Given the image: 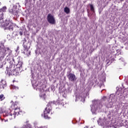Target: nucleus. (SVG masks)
I'll return each mask as SVG.
<instances>
[{
  "label": "nucleus",
  "instance_id": "1",
  "mask_svg": "<svg viewBox=\"0 0 128 128\" xmlns=\"http://www.w3.org/2000/svg\"><path fill=\"white\" fill-rule=\"evenodd\" d=\"M54 104V102H49L46 107L44 108V118L46 120H50V113L52 112V105Z\"/></svg>",
  "mask_w": 128,
  "mask_h": 128
},
{
  "label": "nucleus",
  "instance_id": "2",
  "mask_svg": "<svg viewBox=\"0 0 128 128\" xmlns=\"http://www.w3.org/2000/svg\"><path fill=\"white\" fill-rule=\"evenodd\" d=\"M23 42H24L22 46L24 48V52H22V54H26V56H30V50H29L30 46H28V43L24 44V42H26V39L24 38Z\"/></svg>",
  "mask_w": 128,
  "mask_h": 128
},
{
  "label": "nucleus",
  "instance_id": "3",
  "mask_svg": "<svg viewBox=\"0 0 128 128\" xmlns=\"http://www.w3.org/2000/svg\"><path fill=\"white\" fill-rule=\"evenodd\" d=\"M47 20L50 24H56V19L54 16L50 14H48L47 16Z\"/></svg>",
  "mask_w": 128,
  "mask_h": 128
},
{
  "label": "nucleus",
  "instance_id": "4",
  "mask_svg": "<svg viewBox=\"0 0 128 128\" xmlns=\"http://www.w3.org/2000/svg\"><path fill=\"white\" fill-rule=\"evenodd\" d=\"M9 12L13 16H18V8L16 6H13L12 8H9Z\"/></svg>",
  "mask_w": 128,
  "mask_h": 128
},
{
  "label": "nucleus",
  "instance_id": "5",
  "mask_svg": "<svg viewBox=\"0 0 128 128\" xmlns=\"http://www.w3.org/2000/svg\"><path fill=\"white\" fill-rule=\"evenodd\" d=\"M23 112L20 111V109H19V110H14V112L13 114L10 113V116H11L10 118H16V116H22L23 114Z\"/></svg>",
  "mask_w": 128,
  "mask_h": 128
},
{
  "label": "nucleus",
  "instance_id": "6",
  "mask_svg": "<svg viewBox=\"0 0 128 128\" xmlns=\"http://www.w3.org/2000/svg\"><path fill=\"white\" fill-rule=\"evenodd\" d=\"M10 104H12V108H13V110H20V104L18 102H14V101L12 100L10 102Z\"/></svg>",
  "mask_w": 128,
  "mask_h": 128
},
{
  "label": "nucleus",
  "instance_id": "7",
  "mask_svg": "<svg viewBox=\"0 0 128 128\" xmlns=\"http://www.w3.org/2000/svg\"><path fill=\"white\" fill-rule=\"evenodd\" d=\"M15 65L12 63L11 64V65L10 66V68H11L10 70H12L11 74L12 76H18V70L16 69H14V68Z\"/></svg>",
  "mask_w": 128,
  "mask_h": 128
},
{
  "label": "nucleus",
  "instance_id": "8",
  "mask_svg": "<svg viewBox=\"0 0 128 128\" xmlns=\"http://www.w3.org/2000/svg\"><path fill=\"white\" fill-rule=\"evenodd\" d=\"M67 78L69 82H74L76 80V76L72 73H69V74L67 75Z\"/></svg>",
  "mask_w": 128,
  "mask_h": 128
},
{
  "label": "nucleus",
  "instance_id": "9",
  "mask_svg": "<svg viewBox=\"0 0 128 128\" xmlns=\"http://www.w3.org/2000/svg\"><path fill=\"white\" fill-rule=\"evenodd\" d=\"M124 92H126V90H124L122 88H118L116 92V94L118 96L119 94H124Z\"/></svg>",
  "mask_w": 128,
  "mask_h": 128
},
{
  "label": "nucleus",
  "instance_id": "10",
  "mask_svg": "<svg viewBox=\"0 0 128 128\" xmlns=\"http://www.w3.org/2000/svg\"><path fill=\"white\" fill-rule=\"evenodd\" d=\"M10 114H12V112H8V111L6 110L3 113V116H8L9 120H14V118H12V116H10Z\"/></svg>",
  "mask_w": 128,
  "mask_h": 128
},
{
  "label": "nucleus",
  "instance_id": "11",
  "mask_svg": "<svg viewBox=\"0 0 128 128\" xmlns=\"http://www.w3.org/2000/svg\"><path fill=\"white\" fill-rule=\"evenodd\" d=\"M7 60H9L10 62H14V56H12L11 55H8L7 56Z\"/></svg>",
  "mask_w": 128,
  "mask_h": 128
},
{
  "label": "nucleus",
  "instance_id": "12",
  "mask_svg": "<svg viewBox=\"0 0 128 128\" xmlns=\"http://www.w3.org/2000/svg\"><path fill=\"white\" fill-rule=\"evenodd\" d=\"M12 22H10V20H5V22L4 23V26L5 27V30H6V28L7 26L10 24H12Z\"/></svg>",
  "mask_w": 128,
  "mask_h": 128
},
{
  "label": "nucleus",
  "instance_id": "13",
  "mask_svg": "<svg viewBox=\"0 0 128 128\" xmlns=\"http://www.w3.org/2000/svg\"><path fill=\"white\" fill-rule=\"evenodd\" d=\"M6 28H8V30H9L10 32H12V30H14V24H12V22L10 23L9 26L8 27H6Z\"/></svg>",
  "mask_w": 128,
  "mask_h": 128
},
{
  "label": "nucleus",
  "instance_id": "14",
  "mask_svg": "<svg viewBox=\"0 0 128 128\" xmlns=\"http://www.w3.org/2000/svg\"><path fill=\"white\" fill-rule=\"evenodd\" d=\"M6 54H8V56H10V54H12V50H10L8 47L6 48Z\"/></svg>",
  "mask_w": 128,
  "mask_h": 128
},
{
  "label": "nucleus",
  "instance_id": "15",
  "mask_svg": "<svg viewBox=\"0 0 128 128\" xmlns=\"http://www.w3.org/2000/svg\"><path fill=\"white\" fill-rule=\"evenodd\" d=\"M6 10V6H3L2 8H0V12L4 14Z\"/></svg>",
  "mask_w": 128,
  "mask_h": 128
},
{
  "label": "nucleus",
  "instance_id": "16",
  "mask_svg": "<svg viewBox=\"0 0 128 128\" xmlns=\"http://www.w3.org/2000/svg\"><path fill=\"white\" fill-rule=\"evenodd\" d=\"M64 12L66 14H70V8L68 7H65L64 8Z\"/></svg>",
  "mask_w": 128,
  "mask_h": 128
},
{
  "label": "nucleus",
  "instance_id": "17",
  "mask_svg": "<svg viewBox=\"0 0 128 128\" xmlns=\"http://www.w3.org/2000/svg\"><path fill=\"white\" fill-rule=\"evenodd\" d=\"M112 94H110V97L108 98V102L111 106L112 105Z\"/></svg>",
  "mask_w": 128,
  "mask_h": 128
},
{
  "label": "nucleus",
  "instance_id": "18",
  "mask_svg": "<svg viewBox=\"0 0 128 128\" xmlns=\"http://www.w3.org/2000/svg\"><path fill=\"white\" fill-rule=\"evenodd\" d=\"M0 20L4 22V13L0 12Z\"/></svg>",
  "mask_w": 128,
  "mask_h": 128
},
{
  "label": "nucleus",
  "instance_id": "19",
  "mask_svg": "<svg viewBox=\"0 0 128 128\" xmlns=\"http://www.w3.org/2000/svg\"><path fill=\"white\" fill-rule=\"evenodd\" d=\"M0 68H8V65H6V63H5L4 64H2L0 66Z\"/></svg>",
  "mask_w": 128,
  "mask_h": 128
},
{
  "label": "nucleus",
  "instance_id": "20",
  "mask_svg": "<svg viewBox=\"0 0 128 128\" xmlns=\"http://www.w3.org/2000/svg\"><path fill=\"white\" fill-rule=\"evenodd\" d=\"M22 128H32L30 124H27L25 126H23Z\"/></svg>",
  "mask_w": 128,
  "mask_h": 128
},
{
  "label": "nucleus",
  "instance_id": "21",
  "mask_svg": "<svg viewBox=\"0 0 128 128\" xmlns=\"http://www.w3.org/2000/svg\"><path fill=\"white\" fill-rule=\"evenodd\" d=\"M4 100V94L0 95V100Z\"/></svg>",
  "mask_w": 128,
  "mask_h": 128
},
{
  "label": "nucleus",
  "instance_id": "22",
  "mask_svg": "<svg viewBox=\"0 0 128 128\" xmlns=\"http://www.w3.org/2000/svg\"><path fill=\"white\" fill-rule=\"evenodd\" d=\"M16 66H18L19 68H22V62H18V64H17Z\"/></svg>",
  "mask_w": 128,
  "mask_h": 128
},
{
  "label": "nucleus",
  "instance_id": "23",
  "mask_svg": "<svg viewBox=\"0 0 128 128\" xmlns=\"http://www.w3.org/2000/svg\"><path fill=\"white\" fill-rule=\"evenodd\" d=\"M90 8L92 12H94V6H92V4L90 5Z\"/></svg>",
  "mask_w": 128,
  "mask_h": 128
},
{
  "label": "nucleus",
  "instance_id": "24",
  "mask_svg": "<svg viewBox=\"0 0 128 128\" xmlns=\"http://www.w3.org/2000/svg\"><path fill=\"white\" fill-rule=\"evenodd\" d=\"M4 108H0V114H2L4 113Z\"/></svg>",
  "mask_w": 128,
  "mask_h": 128
},
{
  "label": "nucleus",
  "instance_id": "25",
  "mask_svg": "<svg viewBox=\"0 0 128 128\" xmlns=\"http://www.w3.org/2000/svg\"><path fill=\"white\" fill-rule=\"evenodd\" d=\"M30 0H25V2H24L25 4H28V2H30Z\"/></svg>",
  "mask_w": 128,
  "mask_h": 128
},
{
  "label": "nucleus",
  "instance_id": "26",
  "mask_svg": "<svg viewBox=\"0 0 128 128\" xmlns=\"http://www.w3.org/2000/svg\"><path fill=\"white\" fill-rule=\"evenodd\" d=\"M102 100H106V97L104 96L102 98Z\"/></svg>",
  "mask_w": 128,
  "mask_h": 128
},
{
  "label": "nucleus",
  "instance_id": "27",
  "mask_svg": "<svg viewBox=\"0 0 128 128\" xmlns=\"http://www.w3.org/2000/svg\"><path fill=\"white\" fill-rule=\"evenodd\" d=\"M22 32H23L22 31H20L19 32V34H20V36H22V34H23Z\"/></svg>",
  "mask_w": 128,
  "mask_h": 128
},
{
  "label": "nucleus",
  "instance_id": "28",
  "mask_svg": "<svg viewBox=\"0 0 128 128\" xmlns=\"http://www.w3.org/2000/svg\"><path fill=\"white\" fill-rule=\"evenodd\" d=\"M20 50V46H17V48H16V50Z\"/></svg>",
  "mask_w": 128,
  "mask_h": 128
},
{
  "label": "nucleus",
  "instance_id": "29",
  "mask_svg": "<svg viewBox=\"0 0 128 128\" xmlns=\"http://www.w3.org/2000/svg\"><path fill=\"white\" fill-rule=\"evenodd\" d=\"M43 96H46V94H44Z\"/></svg>",
  "mask_w": 128,
  "mask_h": 128
},
{
  "label": "nucleus",
  "instance_id": "30",
  "mask_svg": "<svg viewBox=\"0 0 128 128\" xmlns=\"http://www.w3.org/2000/svg\"><path fill=\"white\" fill-rule=\"evenodd\" d=\"M120 2H124V0H120Z\"/></svg>",
  "mask_w": 128,
  "mask_h": 128
},
{
  "label": "nucleus",
  "instance_id": "31",
  "mask_svg": "<svg viewBox=\"0 0 128 128\" xmlns=\"http://www.w3.org/2000/svg\"><path fill=\"white\" fill-rule=\"evenodd\" d=\"M6 122H8V120H6Z\"/></svg>",
  "mask_w": 128,
  "mask_h": 128
}]
</instances>
